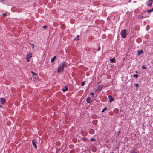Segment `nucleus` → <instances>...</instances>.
I'll list each match as a JSON object with an SVG mask.
<instances>
[{
  "mask_svg": "<svg viewBox=\"0 0 153 153\" xmlns=\"http://www.w3.org/2000/svg\"><path fill=\"white\" fill-rule=\"evenodd\" d=\"M91 100L89 97L88 98L86 99V102L88 103H91Z\"/></svg>",
  "mask_w": 153,
  "mask_h": 153,
  "instance_id": "9b49d317",
  "label": "nucleus"
},
{
  "mask_svg": "<svg viewBox=\"0 0 153 153\" xmlns=\"http://www.w3.org/2000/svg\"><path fill=\"white\" fill-rule=\"evenodd\" d=\"M84 85H85V82H82V83H81V86H84Z\"/></svg>",
  "mask_w": 153,
  "mask_h": 153,
  "instance_id": "5701e85b",
  "label": "nucleus"
},
{
  "mask_svg": "<svg viewBox=\"0 0 153 153\" xmlns=\"http://www.w3.org/2000/svg\"><path fill=\"white\" fill-rule=\"evenodd\" d=\"M2 14L3 16L4 17L5 16L7 15V14L6 13H3Z\"/></svg>",
  "mask_w": 153,
  "mask_h": 153,
  "instance_id": "b1692460",
  "label": "nucleus"
},
{
  "mask_svg": "<svg viewBox=\"0 0 153 153\" xmlns=\"http://www.w3.org/2000/svg\"><path fill=\"white\" fill-rule=\"evenodd\" d=\"M68 86L67 85H65L64 87V88L62 89V91L63 92H65L66 91H68Z\"/></svg>",
  "mask_w": 153,
  "mask_h": 153,
  "instance_id": "6e6552de",
  "label": "nucleus"
},
{
  "mask_svg": "<svg viewBox=\"0 0 153 153\" xmlns=\"http://www.w3.org/2000/svg\"><path fill=\"white\" fill-rule=\"evenodd\" d=\"M153 11V8L150 10H149L147 11V12L148 13H151Z\"/></svg>",
  "mask_w": 153,
  "mask_h": 153,
  "instance_id": "f3484780",
  "label": "nucleus"
},
{
  "mask_svg": "<svg viewBox=\"0 0 153 153\" xmlns=\"http://www.w3.org/2000/svg\"><path fill=\"white\" fill-rule=\"evenodd\" d=\"M136 73H137V71H136Z\"/></svg>",
  "mask_w": 153,
  "mask_h": 153,
  "instance_id": "c9c22d12",
  "label": "nucleus"
},
{
  "mask_svg": "<svg viewBox=\"0 0 153 153\" xmlns=\"http://www.w3.org/2000/svg\"><path fill=\"white\" fill-rule=\"evenodd\" d=\"M143 53V50H139L137 52V55L138 56H140Z\"/></svg>",
  "mask_w": 153,
  "mask_h": 153,
  "instance_id": "20e7f679",
  "label": "nucleus"
},
{
  "mask_svg": "<svg viewBox=\"0 0 153 153\" xmlns=\"http://www.w3.org/2000/svg\"><path fill=\"white\" fill-rule=\"evenodd\" d=\"M108 98L109 100V101L110 102H112L114 100V98L112 96L109 95L108 97Z\"/></svg>",
  "mask_w": 153,
  "mask_h": 153,
  "instance_id": "7ed1b4c3",
  "label": "nucleus"
},
{
  "mask_svg": "<svg viewBox=\"0 0 153 153\" xmlns=\"http://www.w3.org/2000/svg\"><path fill=\"white\" fill-rule=\"evenodd\" d=\"M3 107V106H0V107L1 108H2Z\"/></svg>",
  "mask_w": 153,
  "mask_h": 153,
  "instance_id": "72a5a7b5",
  "label": "nucleus"
},
{
  "mask_svg": "<svg viewBox=\"0 0 153 153\" xmlns=\"http://www.w3.org/2000/svg\"><path fill=\"white\" fill-rule=\"evenodd\" d=\"M56 57V56H54L51 59V63H53V62H54Z\"/></svg>",
  "mask_w": 153,
  "mask_h": 153,
  "instance_id": "ddd939ff",
  "label": "nucleus"
},
{
  "mask_svg": "<svg viewBox=\"0 0 153 153\" xmlns=\"http://www.w3.org/2000/svg\"><path fill=\"white\" fill-rule=\"evenodd\" d=\"M26 59L27 61V62H29V61H30V58H28L27 57L26 58Z\"/></svg>",
  "mask_w": 153,
  "mask_h": 153,
  "instance_id": "a878e982",
  "label": "nucleus"
},
{
  "mask_svg": "<svg viewBox=\"0 0 153 153\" xmlns=\"http://www.w3.org/2000/svg\"><path fill=\"white\" fill-rule=\"evenodd\" d=\"M59 143V142H56V144H57L58 143Z\"/></svg>",
  "mask_w": 153,
  "mask_h": 153,
  "instance_id": "473e14b6",
  "label": "nucleus"
},
{
  "mask_svg": "<svg viewBox=\"0 0 153 153\" xmlns=\"http://www.w3.org/2000/svg\"><path fill=\"white\" fill-rule=\"evenodd\" d=\"M107 109V108L106 107H105L104 109H103L102 110V112H104Z\"/></svg>",
  "mask_w": 153,
  "mask_h": 153,
  "instance_id": "a211bd4d",
  "label": "nucleus"
},
{
  "mask_svg": "<svg viewBox=\"0 0 153 153\" xmlns=\"http://www.w3.org/2000/svg\"><path fill=\"white\" fill-rule=\"evenodd\" d=\"M32 144L34 146L36 149H37V146L36 145V142L34 140H32Z\"/></svg>",
  "mask_w": 153,
  "mask_h": 153,
  "instance_id": "423d86ee",
  "label": "nucleus"
},
{
  "mask_svg": "<svg viewBox=\"0 0 153 153\" xmlns=\"http://www.w3.org/2000/svg\"><path fill=\"white\" fill-rule=\"evenodd\" d=\"M120 35L123 38H126L127 35L126 30L124 29L122 30L121 32Z\"/></svg>",
  "mask_w": 153,
  "mask_h": 153,
  "instance_id": "f257e3e1",
  "label": "nucleus"
},
{
  "mask_svg": "<svg viewBox=\"0 0 153 153\" xmlns=\"http://www.w3.org/2000/svg\"><path fill=\"white\" fill-rule=\"evenodd\" d=\"M103 87L102 85H98L97 88L98 90H101Z\"/></svg>",
  "mask_w": 153,
  "mask_h": 153,
  "instance_id": "9d476101",
  "label": "nucleus"
},
{
  "mask_svg": "<svg viewBox=\"0 0 153 153\" xmlns=\"http://www.w3.org/2000/svg\"><path fill=\"white\" fill-rule=\"evenodd\" d=\"M0 100L1 103L2 104H4V103H5L6 102V100L5 99L3 98H0Z\"/></svg>",
  "mask_w": 153,
  "mask_h": 153,
  "instance_id": "39448f33",
  "label": "nucleus"
},
{
  "mask_svg": "<svg viewBox=\"0 0 153 153\" xmlns=\"http://www.w3.org/2000/svg\"><path fill=\"white\" fill-rule=\"evenodd\" d=\"M95 139L94 138H91V141H95Z\"/></svg>",
  "mask_w": 153,
  "mask_h": 153,
  "instance_id": "4be33fe9",
  "label": "nucleus"
},
{
  "mask_svg": "<svg viewBox=\"0 0 153 153\" xmlns=\"http://www.w3.org/2000/svg\"><path fill=\"white\" fill-rule=\"evenodd\" d=\"M131 153H137V152H136L135 151V150H133L131 152Z\"/></svg>",
  "mask_w": 153,
  "mask_h": 153,
  "instance_id": "cd10ccee",
  "label": "nucleus"
},
{
  "mask_svg": "<svg viewBox=\"0 0 153 153\" xmlns=\"http://www.w3.org/2000/svg\"><path fill=\"white\" fill-rule=\"evenodd\" d=\"M79 35H77V36L76 37H75L74 39V40H79Z\"/></svg>",
  "mask_w": 153,
  "mask_h": 153,
  "instance_id": "2eb2a0df",
  "label": "nucleus"
},
{
  "mask_svg": "<svg viewBox=\"0 0 153 153\" xmlns=\"http://www.w3.org/2000/svg\"><path fill=\"white\" fill-rule=\"evenodd\" d=\"M94 93L93 92H91L90 93V95H91V96L92 97H93L94 95Z\"/></svg>",
  "mask_w": 153,
  "mask_h": 153,
  "instance_id": "412c9836",
  "label": "nucleus"
},
{
  "mask_svg": "<svg viewBox=\"0 0 153 153\" xmlns=\"http://www.w3.org/2000/svg\"><path fill=\"white\" fill-rule=\"evenodd\" d=\"M148 16H142L141 17V18H144L146 17H148Z\"/></svg>",
  "mask_w": 153,
  "mask_h": 153,
  "instance_id": "c85d7f7f",
  "label": "nucleus"
},
{
  "mask_svg": "<svg viewBox=\"0 0 153 153\" xmlns=\"http://www.w3.org/2000/svg\"><path fill=\"white\" fill-rule=\"evenodd\" d=\"M142 69H146L147 68V67H146L144 65H143V66L142 67Z\"/></svg>",
  "mask_w": 153,
  "mask_h": 153,
  "instance_id": "6ab92c4d",
  "label": "nucleus"
},
{
  "mask_svg": "<svg viewBox=\"0 0 153 153\" xmlns=\"http://www.w3.org/2000/svg\"><path fill=\"white\" fill-rule=\"evenodd\" d=\"M133 76L134 77L137 78L138 77V74H134L133 75Z\"/></svg>",
  "mask_w": 153,
  "mask_h": 153,
  "instance_id": "dca6fc26",
  "label": "nucleus"
},
{
  "mask_svg": "<svg viewBox=\"0 0 153 153\" xmlns=\"http://www.w3.org/2000/svg\"><path fill=\"white\" fill-rule=\"evenodd\" d=\"M83 140H84V141H86V139L85 138H83Z\"/></svg>",
  "mask_w": 153,
  "mask_h": 153,
  "instance_id": "2f4dec72",
  "label": "nucleus"
},
{
  "mask_svg": "<svg viewBox=\"0 0 153 153\" xmlns=\"http://www.w3.org/2000/svg\"><path fill=\"white\" fill-rule=\"evenodd\" d=\"M110 62L112 63H115L116 62L115 59L114 58L111 59H110Z\"/></svg>",
  "mask_w": 153,
  "mask_h": 153,
  "instance_id": "f8f14e48",
  "label": "nucleus"
},
{
  "mask_svg": "<svg viewBox=\"0 0 153 153\" xmlns=\"http://www.w3.org/2000/svg\"><path fill=\"white\" fill-rule=\"evenodd\" d=\"M59 66L62 68L63 69H64L65 67L67 66V65L65 63V62H62L61 64H60Z\"/></svg>",
  "mask_w": 153,
  "mask_h": 153,
  "instance_id": "f03ea898",
  "label": "nucleus"
},
{
  "mask_svg": "<svg viewBox=\"0 0 153 153\" xmlns=\"http://www.w3.org/2000/svg\"><path fill=\"white\" fill-rule=\"evenodd\" d=\"M43 27L44 28H45V29H46L47 28V26H45H45H44Z\"/></svg>",
  "mask_w": 153,
  "mask_h": 153,
  "instance_id": "c756f323",
  "label": "nucleus"
},
{
  "mask_svg": "<svg viewBox=\"0 0 153 153\" xmlns=\"http://www.w3.org/2000/svg\"><path fill=\"white\" fill-rule=\"evenodd\" d=\"M139 84H136L134 85V86L136 87H138L139 86Z\"/></svg>",
  "mask_w": 153,
  "mask_h": 153,
  "instance_id": "bb28decb",
  "label": "nucleus"
},
{
  "mask_svg": "<svg viewBox=\"0 0 153 153\" xmlns=\"http://www.w3.org/2000/svg\"><path fill=\"white\" fill-rule=\"evenodd\" d=\"M100 46H99V47H98V49H97V50L98 51H99L100 50Z\"/></svg>",
  "mask_w": 153,
  "mask_h": 153,
  "instance_id": "7c9ffc66",
  "label": "nucleus"
},
{
  "mask_svg": "<svg viewBox=\"0 0 153 153\" xmlns=\"http://www.w3.org/2000/svg\"><path fill=\"white\" fill-rule=\"evenodd\" d=\"M32 57V55L31 53L27 55V57L28 58H30Z\"/></svg>",
  "mask_w": 153,
  "mask_h": 153,
  "instance_id": "4468645a",
  "label": "nucleus"
},
{
  "mask_svg": "<svg viewBox=\"0 0 153 153\" xmlns=\"http://www.w3.org/2000/svg\"><path fill=\"white\" fill-rule=\"evenodd\" d=\"M31 44V45L32 46V48L33 49L34 48V44Z\"/></svg>",
  "mask_w": 153,
  "mask_h": 153,
  "instance_id": "393cba45",
  "label": "nucleus"
},
{
  "mask_svg": "<svg viewBox=\"0 0 153 153\" xmlns=\"http://www.w3.org/2000/svg\"><path fill=\"white\" fill-rule=\"evenodd\" d=\"M31 73L32 74H33V76H34V75H36V73H34V72H33V71H31Z\"/></svg>",
  "mask_w": 153,
  "mask_h": 153,
  "instance_id": "aec40b11",
  "label": "nucleus"
},
{
  "mask_svg": "<svg viewBox=\"0 0 153 153\" xmlns=\"http://www.w3.org/2000/svg\"><path fill=\"white\" fill-rule=\"evenodd\" d=\"M153 0H149L148 2L149 3H147V5L148 6H151L152 5Z\"/></svg>",
  "mask_w": 153,
  "mask_h": 153,
  "instance_id": "0eeeda50",
  "label": "nucleus"
},
{
  "mask_svg": "<svg viewBox=\"0 0 153 153\" xmlns=\"http://www.w3.org/2000/svg\"><path fill=\"white\" fill-rule=\"evenodd\" d=\"M2 1H4L5 0H1Z\"/></svg>",
  "mask_w": 153,
  "mask_h": 153,
  "instance_id": "f704fd0d",
  "label": "nucleus"
},
{
  "mask_svg": "<svg viewBox=\"0 0 153 153\" xmlns=\"http://www.w3.org/2000/svg\"><path fill=\"white\" fill-rule=\"evenodd\" d=\"M63 71V69L60 66H59L58 68V72H60L61 71Z\"/></svg>",
  "mask_w": 153,
  "mask_h": 153,
  "instance_id": "1a4fd4ad",
  "label": "nucleus"
}]
</instances>
